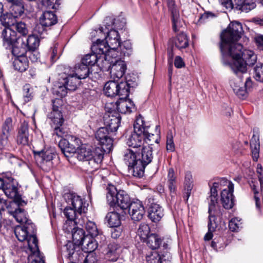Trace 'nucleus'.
Returning a JSON list of instances; mask_svg holds the SVG:
<instances>
[{
  "label": "nucleus",
  "mask_w": 263,
  "mask_h": 263,
  "mask_svg": "<svg viewBox=\"0 0 263 263\" xmlns=\"http://www.w3.org/2000/svg\"><path fill=\"white\" fill-rule=\"evenodd\" d=\"M148 127L147 128V129ZM156 132L158 133L156 135L154 134H151L147 131V134L145 136V142L147 143V145L151 146L153 145V143H158L159 140V134L160 133L159 126H156Z\"/></svg>",
  "instance_id": "nucleus-53"
},
{
  "label": "nucleus",
  "mask_w": 263,
  "mask_h": 263,
  "mask_svg": "<svg viewBox=\"0 0 263 263\" xmlns=\"http://www.w3.org/2000/svg\"><path fill=\"white\" fill-rule=\"evenodd\" d=\"M101 59V58H100V56L98 57L97 53L93 52L92 53L86 54L82 59V63L88 67V66H91L95 65L96 64H97L98 61H99Z\"/></svg>",
  "instance_id": "nucleus-46"
},
{
  "label": "nucleus",
  "mask_w": 263,
  "mask_h": 263,
  "mask_svg": "<svg viewBox=\"0 0 263 263\" xmlns=\"http://www.w3.org/2000/svg\"><path fill=\"white\" fill-rule=\"evenodd\" d=\"M207 200L209 204V219L211 218L212 219H213V221H214L216 216H218L221 215V212L216 209V206H217V197L210 196L209 198H207Z\"/></svg>",
  "instance_id": "nucleus-31"
},
{
  "label": "nucleus",
  "mask_w": 263,
  "mask_h": 263,
  "mask_svg": "<svg viewBox=\"0 0 263 263\" xmlns=\"http://www.w3.org/2000/svg\"><path fill=\"white\" fill-rule=\"evenodd\" d=\"M3 45L6 48H11L17 40L21 38L17 36V33L11 27L5 28L1 33Z\"/></svg>",
  "instance_id": "nucleus-19"
},
{
  "label": "nucleus",
  "mask_w": 263,
  "mask_h": 263,
  "mask_svg": "<svg viewBox=\"0 0 263 263\" xmlns=\"http://www.w3.org/2000/svg\"><path fill=\"white\" fill-rule=\"evenodd\" d=\"M104 23L105 24V27L109 29V27H111L115 25V27L118 29H122L125 25V22L123 18L120 21L119 19L115 22V20L110 16H107L104 20Z\"/></svg>",
  "instance_id": "nucleus-49"
},
{
  "label": "nucleus",
  "mask_w": 263,
  "mask_h": 263,
  "mask_svg": "<svg viewBox=\"0 0 263 263\" xmlns=\"http://www.w3.org/2000/svg\"><path fill=\"white\" fill-rule=\"evenodd\" d=\"M70 231H72V240L74 244L77 246H80L84 238L86 237L84 230L81 228H72Z\"/></svg>",
  "instance_id": "nucleus-42"
},
{
  "label": "nucleus",
  "mask_w": 263,
  "mask_h": 263,
  "mask_svg": "<svg viewBox=\"0 0 263 263\" xmlns=\"http://www.w3.org/2000/svg\"><path fill=\"white\" fill-rule=\"evenodd\" d=\"M35 226L34 224H24L23 226H17L14 230L15 235L20 241H26L30 252L34 254L39 253L37 239L35 234Z\"/></svg>",
  "instance_id": "nucleus-4"
},
{
  "label": "nucleus",
  "mask_w": 263,
  "mask_h": 263,
  "mask_svg": "<svg viewBox=\"0 0 263 263\" xmlns=\"http://www.w3.org/2000/svg\"><path fill=\"white\" fill-rule=\"evenodd\" d=\"M167 185L171 194H175L177 188L176 177L173 168H170L168 171Z\"/></svg>",
  "instance_id": "nucleus-40"
},
{
  "label": "nucleus",
  "mask_w": 263,
  "mask_h": 263,
  "mask_svg": "<svg viewBox=\"0 0 263 263\" xmlns=\"http://www.w3.org/2000/svg\"><path fill=\"white\" fill-rule=\"evenodd\" d=\"M138 154H140V161L143 166V172H144L145 166L153 160V148L150 145H144L142 147L141 152H138Z\"/></svg>",
  "instance_id": "nucleus-25"
},
{
  "label": "nucleus",
  "mask_w": 263,
  "mask_h": 263,
  "mask_svg": "<svg viewBox=\"0 0 263 263\" xmlns=\"http://www.w3.org/2000/svg\"><path fill=\"white\" fill-rule=\"evenodd\" d=\"M80 80L78 77L74 74V72L72 74H69L63 78L64 82L69 90H75L80 84Z\"/></svg>",
  "instance_id": "nucleus-37"
},
{
  "label": "nucleus",
  "mask_w": 263,
  "mask_h": 263,
  "mask_svg": "<svg viewBox=\"0 0 263 263\" xmlns=\"http://www.w3.org/2000/svg\"><path fill=\"white\" fill-rule=\"evenodd\" d=\"M14 69L20 72L25 71L29 67V61L27 56L15 57L13 61Z\"/></svg>",
  "instance_id": "nucleus-33"
},
{
  "label": "nucleus",
  "mask_w": 263,
  "mask_h": 263,
  "mask_svg": "<svg viewBox=\"0 0 263 263\" xmlns=\"http://www.w3.org/2000/svg\"><path fill=\"white\" fill-rule=\"evenodd\" d=\"M123 160L128 166L129 173L137 178L143 176V166L140 161V156L138 151L126 149L124 153Z\"/></svg>",
  "instance_id": "nucleus-8"
},
{
  "label": "nucleus",
  "mask_w": 263,
  "mask_h": 263,
  "mask_svg": "<svg viewBox=\"0 0 263 263\" xmlns=\"http://www.w3.org/2000/svg\"><path fill=\"white\" fill-rule=\"evenodd\" d=\"M96 154V149L92 151L91 147L86 145H82L77 152V158L80 161H87L93 158Z\"/></svg>",
  "instance_id": "nucleus-28"
},
{
  "label": "nucleus",
  "mask_w": 263,
  "mask_h": 263,
  "mask_svg": "<svg viewBox=\"0 0 263 263\" xmlns=\"http://www.w3.org/2000/svg\"><path fill=\"white\" fill-rule=\"evenodd\" d=\"M209 223H208V232L204 236V239L205 240H210L212 238L213 234L212 232L215 231L216 228H217V224L215 221H213V219H212L211 218L209 219Z\"/></svg>",
  "instance_id": "nucleus-59"
},
{
  "label": "nucleus",
  "mask_w": 263,
  "mask_h": 263,
  "mask_svg": "<svg viewBox=\"0 0 263 263\" xmlns=\"http://www.w3.org/2000/svg\"><path fill=\"white\" fill-rule=\"evenodd\" d=\"M121 50V54L123 56H129L132 53V47L129 41H124L123 44L119 45Z\"/></svg>",
  "instance_id": "nucleus-58"
},
{
  "label": "nucleus",
  "mask_w": 263,
  "mask_h": 263,
  "mask_svg": "<svg viewBox=\"0 0 263 263\" xmlns=\"http://www.w3.org/2000/svg\"><path fill=\"white\" fill-rule=\"evenodd\" d=\"M43 6L48 9H58L61 5V0H42Z\"/></svg>",
  "instance_id": "nucleus-57"
},
{
  "label": "nucleus",
  "mask_w": 263,
  "mask_h": 263,
  "mask_svg": "<svg viewBox=\"0 0 263 263\" xmlns=\"http://www.w3.org/2000/svg\"><path fill=\"white\" fill-rule=\"evenodd\" d=\"M24 5L23 0H20L11 3L9 7V12L15 17L21 16L24 13Z\"/></svg>",
  "instance_id": "nucleus-39"
},
{
  "label": "nucleus",
  "mask_w": 263,
  "mask_h": 263,
  "mask_svg": "<svg viewBox=\"0 0 263 263\" xmlns=\"http://www.w3.org/2000/svg\"><path fill=\"white\" fill-rule=\"evenodd\" d=\"M105 40L103 37L98 38L96 40L95 39L92 40V45L91 46V50L92 52H95L98 55H103L106 54L108 51L110 47L109 45L106 43V41L104 42Z\"/></svg>",
  "instance_id": "nucleus-22"
},
{
  "label": "nucleus",
  "mask_w": 263,
  "mask_h": 263,
  "mask_svg": "<svg viewBox=\"0 0 263 263\" xmlns=\"http://www.w3.org/2000/svg\"><path fill=\"white\" fill-rule=\"evenodd\" d=\"M168 7L169 10L171 11L172 13L173 29L174 31L176 32L178 30V28L181 25L179 12L175 6L174 1L173 0L168 1Z\"/></svg>",
  "instance_id": "nucleus-27"
},
{
  "label": "nucleus",
  "mask_w": 263,
  "mask_h": 263,
  "mask_svg": "<svg viewBox=\"0 0 263 263\" xmlns=\"http://www.w3.org/2000/svg\"><path fill=\"white\" fill-rule=\"evenodd\" d=\"M107 190V202L110 206H117L123 210L130 206L132 201L129 196L125 191L120 190L118 192L114 185L109 186Z\"/></svg>",
  "instance_id": "nucleus-7"
},
{
  "label": "nucleus",
  "mask_w": 263,
  "mask_h": 263,
  "mask_svg": "<svg viewBox=\"0 0 263 263\" xmlns=\"http://www.w3.org/2000/svg\"><path fill=\"white\" fill-rule=\"evenodd\" d=\"M33 152L36 155L41 157L43 165L46 164L48 168H50L53 166L52 160L56 156L54 151L52 149H37L36 147L34 146Z\"/></svg>",
  "instance_id": "nucleus-20"
},
{
  "label": "nucleus",
  "mask_w": 263,
  "mask_h": 263,
  "mask_svg": "<svg viewBox=\"0 0 263 263\" xmlns=\"http://www.w3.org/2000/svg\"><path fill=\"white\" fill-rule=\"evenodd\" d=\"M174 43L176 47L179 49L186 48L189 45L186 35L183 33L179 34L175 39Z\"/></svg>",
  "instance_id": "nucleus-48"
},
{
  "label": "nucleus",
  "mask_w": 263,
  "mask_h": 263,
  "mask_svg": "<svg viewBox=\"0 0 263 263\" xmlns=\"http://www.w3.org/2000/svg\"><path fill=\"white\" fill-rule=\"evenodd\" d=\"M193 187V180L191 172H186L184 178V191H191Z\"/></svg>",
  "instance_id": "nucleus-61"
},
{
  "label": "nucleus",
  "mask_w": 263,
  "mask_h": 263,
  "mask_svg": "<svg viewBox=\"0 0 263 263\" xmlns=\"http://www.w3.org/2000/svg\"><path fill=\"white\" fill-rule=\"evenodd\" d=\"M104 157L102 150L99 148H96V154H93V158L88 160L87 170L90 172H93L99 168L100 164Z\"/></svg>",
  "instance_id": "nucleus-21"
},
{
  "label": "nucleus",
  "mask_w": 263,
  "mask_h": 263,
  "mask_svg": "<svg viewBox=\"0 0 263 263\" xmlns=\"http://www.w3.org/2000/svg\"><path fill=\"white\" fill-rule=\"evenodd\" d=\"M17 144L23 145L29 143L28 125L26 122H23L20 127L16 138Z\"/></svg>",
  "instance_id": "nucleus-29"
},
{
  "label": "nucleus",
  "mask_w": 263,
  "mask_h": 263,
  "mask_svg": "<svg viewBox=\"0 0 263 263\" xmlns=\"http://www.w3.org/2000/svg\"><path fill=\"white\" fill-rule=\"evenodd\" d=\"M92 36L97 34L98 36L102 35L105 40L106 43L109 45L110 49H118L120 45V36L117 31L114 29H110L107 32V36L103 33V28L101 27L99 30H95L91 32Z\"/></svg>",
  "instance_id": "nucleus-14"
},
{
  "label": "nucleus",
  "mask_w": 263,
  "mask_h": 263,
  "mask_svg": "<svg viewBox=\"0 0 263 263\" xmlns=\"http://www.w3.org/2000/svg\"><path fill=\"white\" fill-rule=\"evenodd\" d=\"M53 90L54 93L60 97H65L67 95L68 90H69L64 82L62 83V84L59 83L57 85H55Z\"/></svg>",
  "instance_id": "nucleus-54"
},
{
  "label": "nucleus",
  "mask_w": 263,
  "mask_h": 263,
  "mask_svg": "<svg viewBox=\"0 0 263 263\" xmlns=\"http://www.w3.org/2000/svg\"><path fill=\"white\" fill-rule=\"evenodd\" d=\"M58 20L57 15L50 11H47L43 13L41 17V24L35 26L34 30L37 31L39 33H41L44 30L43 27H50L57 23Z\"/></svg>",
  "instance_id": "nucleus-17"
},
{
  "label": "nucleus",
  "mask_w": 263,
  "mask_h": 263,
  "mask_svg": "<svg viewBox=\"0 0 263 263\" xmlns=\"http://www.w3.org/2000/svg\"><path fill=\"white\" fill-rule=\"evenodd\" d=\"M12 28L13 30L15 29L22 36H26L28 33L26 25L22 22H16Z\"/></svg>",
  "instance_id": "nucleus-56"
},
{
  "label": "nucleus",
  "mask_w": 263,
  "mask_h": 263,
  "mask_svg": "<svg viewBox=\"0 0 263 263\" xmlns=\"http://www.w3.org/2000/svg\"><path fill=\"white\" fill-rule=\"evenodd\" d=\"M126 98L120 97L119 101L115 103H107L105 105L106 109H111L114 112L117 110L121 114H128L132 111L134 108L133 103L130 100H126Z\"/></svg>",
  "instance_id": "nucleus-15"
},
{
  "label": "nucleus",
  "mask_w": 263,
  "mask_h": 263,
  "mask_svg": "<svg viewBox=\"0 0 263 263\" xmlns=\"http://www.w3.org/2000/svg\"><path fill=\"white\" fill-rule=\"evenodd\" d=\"M12 128V120L11 118H8L5 121L3 125L2 134L1 136L0 141L2 145L5 146L7 144L9 132Z\"/></svg>",
  "instance_id": "nucleus-30"
},
{
  "label": "nucleus",
  "mask_w": 263,
  "mask_h": 263,
  "mask_svg": "<svg viewBox=\"0 0 263 263\" xmlns=\"http://www.w3.org/2000/svg\"><path fill=\"white\" fill-rule=\"evenodd\" d=\"M8 213L12 215L18 223H24L25 224L27 225L28 223L33 224L30 220L27 218L25 211L19 207L15 208L14 211H9L8 210Z\"/></svg>",
  "instance_id": "nucleus-32"
},
{
  "label": "nucleus",
  "mask_w": 263,
  "mask_h": 263,
  "mask_svg": "<svg viewBox=\"0 0 263 263\" xmlns=\"http://www.w3.org/2000/svg\"><path fill=\"white\" fill-rule=\"evenodd\" d=\"M254 78L263 82V64L257 65L254 68Z\"/></svg>",
  "instance_id": "nucleus-63"
},
{
  "label": "nucleus",
  "mask_w": 263,
  "mask_h": 263,
  "mask_svg": "<svg viewBox=\"0 0 263 263\" xmlns=\"http://www.w3.org/2000/svg\"><path fill=\"white\" fill-rule=\"evenodd\" d=\"M128 212L132 219L134 221H138L143 218L145 214V209L142 202L138 199H136L132 201L128 208Z\"/></svg>",
  "instance_id": "nucleus-18"
},
{
  "label": "nucleus",
  "mask_w": 263,
  "mask_h": 263,
  "mask_svg": "<svg viewBox=\"0 0 263 263\" xmlns=\"http://www.w3.org/2000/svg\"><path fill=\"white\" fill-rule=\"evenodd\" d=\"M228 183V189L222 190L220 195V201L225 209H231L234 205L235 199L233 195L234 184L226 179H222L220 183Z\"/></svg>",
  "instance_id": "nucleus-11"
},
{
  "label": "nucleus",
  "mask_w": 263,
  "mask_h": 263,
  "mask_svg": "<svg viewBox=\"0 0 263 263\" xmlns=\"http://www.w3.org/2000/svg\"><path fill=\"white\" fill-rule=\"evenodd\" d=\"M48 118L55 126H62L64 122L63 116L60 111H52L48 115Z\"/></svg>",
  "instance_id": "nucleus-47"
},
{
  "label": "nucleus",
  "mask_w": 263,
  "mask_h": 263,
  "mask_svg": "<svg viewBox=\"0 0 263 263\" xmlns=\"http://www.w3.org/2000/svg\"><path fill=\"white\" fill-rule=\"evenodd\" d=\"M134 80L126 79V81L118 83L115 81H110L106 83L104 87L105 95L109 97H114L117 95L123 98L129 96V90L137 86L136 78Z\"/></svg>",
  "instance_id": "nucleus-5"
},
{
  "label": "nucleus",
  "mask_w": 263,
  "mask_h": 263,
  "mask_svg": "<svg viewBox=\"0 0 263 263\" xmlns=\"http://www.w3.org/2000/svg\"><path fill=\"white\" fill-rule=\"evenodd\" d=\"M59 146L66 157H68L70 155L74 154L79 149L73 143L66 139H61L60 140Z\"/></svg>",
  "instance_id": "nucleus-26"
},
{
  "label": "nucleus",
  "mask_w": 263,
  "mask_h": 263,
  "mask_svg": "<svg viewBox=\"0 0 263 263\" xmlns=\"http://www.w3.org/2000/svg\"><path fill=\"white\" fill-rule=\"evenodd\" d=\"M9 180L10 181H7L3 191L8 198L13 199L14 203H14H16L17 205L26 204V202L18 192L17 182L11 177H9Z\"/></svg>",
  "instance_id": "nucleus-9"
},
{
  "label": "nucleus",
  "mask_w": 263,
  "mask_h": 263,
  "mask_svg": "<svg viewBox=\"0 0 263 263\" xmlns=\"http://www.w3.org/2000/svg\"><path fill=\"white\" fill-rule=\"evenodd\" d=\"M168 244L164 242L162 248L158 252H154L147 256L146 260L148 263H170L172 260V255L168 251Z\"/></svg>",
  "instance_id": "nucleus-10"
},
{
  "label": "nucleus",
  "mask_w": 263,
  "mask_h": 263,
  "mask_svg": "<svg viewBox=\"0 0 263 263\" xmlns=\"http://www.w3.org/2000/svg\"><path fill=\"white\" fill-rule=\"evenodd\" d=\"M11 52L15 57L21 56H27L28 49L26 46V42L23 38L18 39L13 45L11 46Z\"/></svg>",
  "instance_id": "nucleus-24"
},
{
  "label": "nucleus",
  "mask_w": 263,
  "mask_h": 263,
  "mask_svg": "<svg viewBox=\"0 0 263 263\" xmlns=\"http://www.w3.org/2000/svg\"><path fill=\"white\" fill-rule=\"evenodd\" d=\"M100 58H101L97 63V65L103 70V71H110V68L113 64L114 61L109 59V56L106 55H100Z\"/></svg>",
  "instance_id": "nucleus-45"
},
{
  "label": "nucleus",
  "mask_w": 263,
  "mask_h": 263,
  "mask_svg": "<svg viewBox=\"0 0 263 263\" xmlns=\"http://www.w3.org/2000/svg\"><path fill=\"white\" fill-rule=\"evenodd\" d=\"M64 198L67 203L72 205V207L66 206L64 211V215L67 218V220L64 224L63 228L69 232L72 230L71 227H68L70 223L83 224V222L79 219V216L81 217L82 214L87 212L88 203L85 199L73 192L65 193Z\"/></svg>",
  "instance_id": "nucleus-1"
},
{
  "label": "nucleus",
  "mask_w": 263,
  "mask_h": 263,
  "mask_svg": "<svg viewBox=\"0 0 263 263\" xmlns=\"http://www.w3.org/2000/svg\"><path fill=\"white\" fill-rule=\"evenodd\" d=\"M105 220L110 227H118L121 224L120 215L117 212H109L106 217Z\"/></svg>",
  "instance_id": "nucleus-43"
},
{
  "label": "nucleus",
  "mask_w": 263,
  "mask_h": 263,
  "mask_svg": "<svg viewBox=\"0 0 263 263\" xmlns=\"http://www.w3.org/2000/svg\"><path fill=\"white\" fill-rule=\"evenodd\" d=\"M243 32L242 25L238 22H231L221 35L220 48L222 55L226 53L232 54V49L240 51L242 46L237 43Z\"/></svg>",
  "instance_id": "nucleus-2"
},
{
  "label": "nucleus",
  "mask_w": 263,
  "mask_h": 263,
  "mask_svg": "<svg viewBox=\"0 0 263 263\" xmlns=\"http://www.w3.org/2000/svg\"><path fill=\"white\" fill-rule=\"evenodd\" d=\"M150 228L145 223H141L138 229L137 234L143 241L149 236Z\"/></svg>",
  "instance_id": "nucleus-51"
},
{
  "label": "nucleus",
  "mask_w": 263,
  "mask_h": 263,
  "mask_svg": "<svg viewBox=\"0 0 263 263\" xmlns=\"http://www.w3.org/2000/svg\"><path fill=\"white\" fill-rule=\"evenodd\" d=\"M117 49H109L108 51L105 54L106 55L109 56V59L110 61L113 60L115 63V60H121V59L123 56L122 54L120 53V55H119V52L117 51Z\"/></svg>",
  "instance_id": "nucleus-64"
},
{
  "label": "nucleus",
  "mask_w": 263,
  "mask_h": 263,
  "mask_svg": "<svg viewBox=\"0 0 263 263\" xmlns=\"http://www.w3.org/2000/svg\"><path fill=\"white\" fill-rule=\"evenodd\" d=\"M144 203L148 206V216L149 218L154 222L160 221L164 215L163 210L159 204L154 202L153 197L148 196Z\"/></svg>",
  "instance_id": "nucleus-13"
},
{
  "label": "nucleus",
  "mask_w": 263,
  "mask_h": 263,
  "mask_svg": "<svg viewBox=\"0 0 263 263\" xmlns=\"http://www.w3.org/2000/svg\"><path fill=\"white\" fill-rule=\"evenodd\" d=\"M80 246H82V250L84 252L90 253H93V251L96 249L97 243L95 239V237L86 235V237L84 238Z\"/></svg>",
  "instance_id": "nucleus-36"
},
{
  "label": "nucleus",
  "mask_w": 263,
  "mask_h": 263,
  "mask_svg": "<svg viewBox=\"0 0 263 263\" xmlns=\"http://www.w3.org/2000/svg\"><path fill=\"white\" fill-rule=\"evenodd\" d=\"M142 118L137 119L134 124V132L127 139V144L134 148L143 147L145 140V136L147 134V128Z\"/></svg>",
  "instance_id": "nucleus-6"
},
{
  "label": "nucleus",
  "mask_w": 263,
  "mask_h": 263,
  "mask_svg": "<svg viewBox=\"0 0 263 263\" xmlns=\"http://www.w3.org/2000/svg\"><path fill=\"white\" fill-rule=\"evenodd\" d=\"M109 130L104 127L100 128L97 132L95 137L99 144L101 146V149L104 152L109 153L113 146V140L109 135Z\"/></svg>",
  "instance_id": "nucleus-12"
},
{
  "label": "nucleus",
  "mask_w": 263,
  "mask_h": 263,
  "mask_svg": "<svg viewBox=\"0 0 263 263\" xmlns=\"http://www.w3.org/2000/svg\"><path fill=\"white\" fill-rule=\"evenodd\" d=\"M40 40L35 35H29L26 42V46L29 51H34L39 47Z\"/></svg>",
  "instance_id": "nucleus-50"
},
{
  "label": "nucleus",
  "mask_w": 263,
  "mask_h": 263,
  "mask_svg": "<svg viewBox=\"0 0 263 263\" xmlns=\"http://www.w3.org/2000/svg\"><path fill=\"white\" fill-rule=\"evenodd\" d=\"M16 18L10 12H7L0 15V22L1 24L5 28H12L16 22Z\"/></svg>",
  "instance_id": "nucleus-41"
},
{
  "label": "nucleus",
  "mask_w": 263,
  "mask_h": 263,
  "mask_svg": "<svg viewBox=\"0 0 263 263\" xmlns=\"http://www.w3.org/2000/svg\"><path fill=\"white\" fill-rule=\"evenodd\" d=\"M241 219L238 218H233L229 222V227L230 229L233 232L237 231L239 228H242V223Z\"/></svg>",
  "instance_id": "nucleus-62"
},
{
  "label": "nucleus",
  "mask_w": 263,
  "mask_h": 263,
  "mask_svg": "<svg viewBox=\"0 0 263 263\" xmlns=\"http://www.w3.org/2000/svg\"><path fill=\"white\" fill-rule=\"evenodd\" d=\"M144 241L152 250H155L159 248L160 249V248H162V246L160 247V244L162 243V240L161 237L157 234H151Z\"/></svg>",
  "instance_id": "nucleus-38"
},
{
  "label": "nucleus",
  "mask_w": 263,
  "mask_h": 263,
  "mask_svg": "<svg viewBox=\"0 0 263 263\" xmlns=\"http://www.w3.org/2000/svg\"><path fill=\"white\" fill-rule=\"evenodd\" d=\"M107 111L103 117L104 127L108 128L110 132L117 130L121 122V117L118 113L111 109H106Z\"/></svg>",
  "instance_id": "nucleus-16"
},
{
  "label": "nucleus",
  "mask_w": 263,
  "mask_h": 263,
  "mask_svg": "<svg viewBox=\"0 0 263 263\" xmlns=\"http://www.w3.org/2000/svg\"><path fill=\"white\" fill-rule=\"evenodd\" d=\"M250 147L253 158L254 160L257 161L259 157L260 148L259 134L257 130L255 132L254 130V134L250 140Z\"/></svg>",
  "instance_id": "nucleus-35"
},
{
  "label": "nucleus",
  "mask_w": 263,
  "mask_h": 263,
  "mask_svg": "<svg viewBox=\"0 0 263 263\" xmlns=\"http://www.w3.org/2000/svg\"><path fill=\"white\" fill-rule=\"evenodd\" d=\"M235 7L242 12H248L256 7L255 0H234Z\"/></svg>",
  "instance_id": "nucleus-34"
},
{
  "label": "nucleus",
  "mask_w": 263,
  "mask_h": 263,
  "mask_svg": "<svg viewBox=\"0 0 263 263\" xmlns=\"http://www.w3.org/2000/svg\"><path fill=\"white\" fill-rule=\"evenodd\" d=\"M240 51L235 49H232L231 53H226L223 57L230 56L233 59V62L230 63V66L236 74L245 73L247 71V66H252L257 60V56L252 50L245 49Z\"/></svg>",
  "instance_id": "nucleus-3"
},
{
  "label": "nucleus",
  "mask_w": 263,
  "mask_h": 263,
  "mask_svg": "<svg viewBox=\"0 0 263 263\" xmlns=\"http://www.w3.org/2000/svg\"><path fill=\"white\" fill-rule=\"evenodd\" d=\"M85 228L89 234V236L91 237H97L99 235V231L96 224L90 221L86 222Z\"/></svg>",
  "instance_id": "nucleus-55"
},
{
  "label": "nucleus",
  "mask_w": 263,
  "mask_h": 263,
  "mask_svg": "<svg viewBox=\"0 0 263 263\" xmlns=\"http://www.w3.org/2000/svg\"><path fill=\"white\" fill-rule=\"evenodd\" d=\"M24 99L25 102L31 100L33 97V89L29 84H25L23 87Z\"/></svg>",
  "instance_id": "nucleus-60"
},
{
  "label": "nucleus",
  "mask_w": 263,
  "mask_h": 263,
  "mask_svg": "<svg viewBox=\"0 0 263 263\" xmlns=\"http://www.w3.org/2000/svg\"><path fill=\"white\" fill-rule=\"evenodd\" d=\"M126 65L122 60H115L110 68V73L114 79L121 78L125 73Z\"/></svg>",
  "instance_id": "nucleus-23"
},
{
  "label": "nucleus",
  "mask_w": 263,
  "mask_h": 263,
  "mask_svg": "<svg viewBox=\"0 0 263 263\" xmlns=\"http://www.w3.org/2000/svg\"><path fill=\"white\" fill-rule=\"evenodd\" d=\"M116 245H110L108 247L109 251L106 254V258L110 261H116L119 256L118 253H117V249Z\"/></svg>",
  "instance_id": "nucleus-52"
},
{
  "label": "nucleus",
  "mask_w": 263,
  "mask_h": 263,
  "mask_svg": "<svg viewBox=\"0 0 263 263\" xmlns=\"http://www.w3.org/2000/svg\"><path fill=\"white\" fill-rule=\"evenodd\" d=\"M73 72L81 80L84 79L89 76V68L87 66L82 63L75 67Z\"/></svg>",
  "instance_id": "nucleus-44"
}]
</instances>
